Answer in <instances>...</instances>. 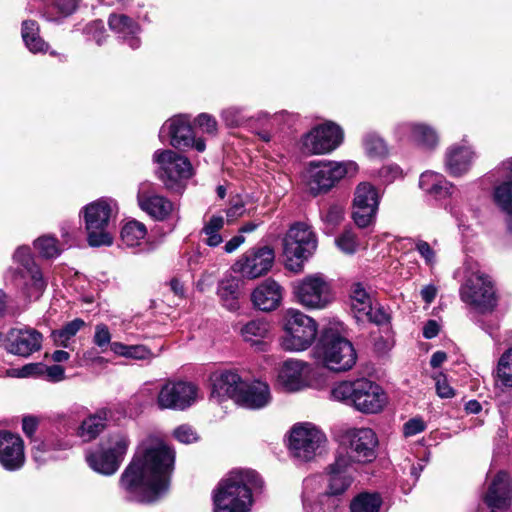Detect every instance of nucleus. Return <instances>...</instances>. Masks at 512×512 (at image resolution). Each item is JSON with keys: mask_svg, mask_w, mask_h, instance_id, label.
Returning <instances> with one entry per match:
<instances>
[{"mask_svg": "<svg viewBox=\"0 0 512 512\" xmlns=\"http://www.w3.org/2000/svg\"><path fill=\"white\" fill-rule=\"evenodd\" d=\"M358 165L354 161H322V193L330 191L346 175H355Z\"/></svg>", "mask_w": 512, "mask_h": 512, "instance_id": "obj_27", "label": "nucleus"}, {"mask_svg": "<svg viewBox=\"0 0 512 512\" xmlns=\"http://www.w3.org/2000/svg\"><path fill=\"white\" fill-rule=\"evenodd\" d=\"M153 161L158 165V178L170 190L179 191L182 188V180L189 179L193 174L189 159L172 150L155 151Z\"/></svg>", "mask_w": 512, "mask_h": 512, "instance_id": "obj_11", "label": "nucleus"}, {"mask_svg": "<svg viewBox=\"0 0 512 512\" xmlns=\"http://www.w3.org/2000/svg\"><path fill=\"white\" fill-rule=\"evenodd\" d=\"M316 379V370L308 362L288 359L278 372V384L287 392H299L312 387Z\"/></svg>", "mask_w": 512, "mask_h": 512, "instance_id": "obj_17", "label": "nucleus"}, {"mask_svg": "<svg viewBox=\"0 0 512 512\" xmlns=\"http://www.w3.org/2000/svg\"><path fill=\"white\" fill-rule=\"evenodd\" d=\"M117 213V202L111 198H100L83 208L87 241L90 246L112 245Z\"/></svg>", "mask_w": 512, "mask_h": 512, "instance_id": "obj_5", "label": "nucleus"}, {"mask_svg": "<svg viewBox=\"0 0 512 512\" xmlns=\"http://www.w3.org/2000/svg\"><path fill=\"white\" fill-rule=\"evenodd\" d=\"M85 326V322L76 318L67 324H65L61 329L55 330L52 332V339L57 346H62L64 348L70 347V340Z\"/></svg>", "mask_w": 512, "mask_h": 512, "instance_id": "obj_45", "label": "nucleus"}, {"mask_svg": "<svg viewBox=\"0 0 512 512\" xmlns=\"http://www.w3.org/2000/svg\"><path fill=\"white\" fill-rule=\"evenodd\" d=\"M336 299V291L331 282L322 279V308Z\"/></svg>", "mask_w": 512, "mask_h": 512, "instance_id": "obj_64", "label": "nucleus"}, {"mask_svg": "<svg viewBox=\"0 0 512 512\" xmlns=\"http://www.w3.org/2000/svg\"><path fill=\"white\" fill-rule=\"evenodd\" d=\"M349 298L351 309L359 320L364 319V314L371 313L372 297L362 283L351 285Z\"/></svg>", "mask_w": 512, "mask_h": 512, "instance_id": "obj_35", "label": "nucleus"}, {"mask_svg": "<svg viewBox=\"0 0 512 512\" xmlns=\"http://www.w3.org/2000/svg\"><path fill=\"white\" fill-rule=\"evenodd\" d=\"M45 365L42 363H30L20 369H12L8 374L12 377L25 378L44 374Z\"/></svg>", "mask_w": 512, "mask_h": 512, "instance_id": "obj_55", "label": "nucleus"}, {"mask_svg": "<svg viewBox=\"0 0 512 512\" xmlns=\"http://www.w3.org/2000/svg\"><path fill=\"white\" fill-rule=\"evenodd\" d=\"M396 132L402 137L409 134V139L425 149H434L438 145L436 131L423 123H403L396 127Z\"/></svg>", "mask_w": 512, "mask_h": 512, "instance_id": "obj_28", "label": "nucleus"}, {"mask_svg": "<svg viewBox=\"0 0 512 512\" xmlns=\"http://www.w3.org/2000/svg\"><path fill=\"white\" fill-rule=\"evenodd\" d=\"M283 288L274 279L268 278L259 284L251 294L253 305L261 311H272L279 307Z\"/></svg>", "mask_w": 512, "mask_h": 512, "instance_id": "obj_25", "label": "nucleus"}, {"mask_svg": "<svg viewBox=\"0 0 512 512\" xmlns=\"http://www.w3.org/2000/svg\"><path fill=\"white\" fill-rule=\"evenodd\" d=\"M363 147L366 155L373 159H382L389 154L385 141L374 132H369L364 136Z\"/></svg>", "mask_w": 512, "mask_h": 512, "instance_id": "obj_47", "label": "nucleus"}, {"mask_svg": "<svg viewBox=\"0 0 512 512\" xmlns=\"http://www.w3.org/2000/svg\"><path fill=\"white\" fill-rule=\"evenodd\" d=\"M198 127L209 135H215L217 132V121L209 114L202 113L196 118Z\"/></svg>", "mask_w": 512, "mask_h": 512, "instance_id": "obj_59", "label": "nucleus"}, {"mask_svg": "<svg viewBox=\"0 0 512 512\" xmlns=\"http://www.w3.org/2000/svg\"><path fill=\"white\" fill-rule=\"evenodd\" d=\"M217 294L222 305L229 311L239 309L240 281L235 277H227L219 282Z\"/></svg>", "mask_w": 512, "mask_h": 512, "instance_id": "obj_34", "label": "nucleus"}, {"mask_svg": "<svg viewBox=\"0 0 512 512\" xmlns=\"http://www.w3.org/2000/svg\"><path fill=\"white\" fill-rule=\"evenodd\" d=\"M383 192L367 181L355 187L352 201L351 217L355 225L365 229L376 222Z\"/></svg>", "mask_w": 512, "mask_h": 512, "instance_id": "obj_12", "label": "nucleus"}, {"mask_svg": "<svg viewBox=\"0 0 512 512\" xmlns=\"http://www.w3.org/2000/svg\"><path fill=\"white\" fill-rule=\"evenodd\" d=\"M343 141L342 127L331 120H322V154L333 152Z\"/></svg>", "mask_w": 512, "mask_h": 512, "instance_id": "obj_37", "label": "nucleus"}, {"mask_svg": "<svg viewBox=\"0 0 512 512\" xmlns=\"http://www.w3.org/2000/svg\"><path fill=\"white\" fill-rule=\"evenodd\" d=\"M477 154L466 141L447 147L444 155L445 170L453 177L465 175L471 169Z\"/></svg>", "mask_w": 512, "mask_h": 512, "instance_id": "obj_20", "label": "nucleus"}, {"mask_svg": "<svg viewBox=\"0 0 512 512\" xmlns=\"http://www.w3.org/2000/svg\"><path fill=\"white\" fill-rule=\"evenodd\" d=\"M494 200L507 214V227L512 234V181L504 182L494 190Z\"/></svg>", "mask_w": 512, "mask_h": 512, "instance_id": "obj_43", "label": "nucleus"}, {"mask_svg": "<svg viewBox=\"0 0 512 512\" xmlns=\"http://www.w3.org/2000/svg\"><path fill=\"white\" fill-rule=\"evenodd\" d=\"M146 234L147 229L143 223L129 221L121 230V239L127 247H136L141 245Z\"/></svg>", "mask_w": 512, "mask_h": 512, "instance_id": "obj_44", "label": "nucleus"}, {"mask_svg": "<svg viewBox=\"0 0 512 512\" xmlns=\"http://www.w3.org/2000/svg\"><path fill=\"white\" fill-rule=\"evenodd\" d=\"M319 442V430L312 423H296L290 429L288 447L293 457L300 461L313 460L320 446Z\"/></svg>", "mask_w": 512, "mask_h": 512, "instance_id": "obj_16", "label": "nucleus"}, {"mask_svg": "<svg viewBox=\"0 0 512 512\" xmlns=\"http://www.w3.org/2000/svg\"><path fill=\"white\" fill-rule=\"evenodd\" d=\"M335 244L343 253L352 255L360 248L357 234L351 229H345L336 239Z\"/></svg>", "mask_w": 512, "mask_h": 512, "instance_id": "obj_51", "label": "nucleus"}, {"mask_svg": "<svg viewBox=\"0 0 512 512\" xmlns=\"http://www.w3.org/2000/svg\"><path fill=\"white\" fill-rule=\"evenodd\" d=\"M320 499V480L317 476H311L303 482L302 502L306 510H314Z\"/></svg>", "mask_w": 512, "mask_h": 512, "instance_id": "obj_46", "label": "nucleus"}, {"mask_svg": "<svg viewBox=\"0 0 512 512\" xmlns=\"http://www.w3.org/2000/svg\"><path fill=\"white\" fill-rule=\"evenodd\" d=\"M39 26L35 21L27 20L22 23V38L32 53H44L48 50V44L39 36Z\"/></svg>", "mask_w": 512, "mask_h": 512, "instance_id": "obj_40", "label": "nucleus"}, {"mask_svg": "<svg viewBox=\"0 0 512 512\" xmlns=\"http://www.w3.org/2000/svg\"><path fill=\"white\" fill-rule=\"evenodd\" d=\"M483 500L491 512H505L510 508L512 482L506 472L500 471L495 475Z\"/></svg>", "mask_w": 512, "mask_h": 512, "instance_id": "obj_19", "label": "nucleus"}, {"mask_svg": "<svg viewBox=\"0 0 512 512\" xmlns=\"http://www.w3.org/2000/svg\"><path fill=\"white\" fill-rule=\"evenodd\" d=\"M401 176V168L394 164L385 165L378 171V178L385 184L392 183Z\"/></svg>", "mask_w": 512, "mask_h": 512, "instance_id": "obj_57", "label": "nucleus"}, {"mask_svg": "<svg viewBox=\"0 0 512 512\" xmlns=\"http://www.w3.org/2000/svg\"><path fill=\"white\" fill-rule=\"evenodd\" d=\"M345 206L341 203H334L329 206L326 214V223L328 225L336 226L344 219Z\"/></svg>", "mask_w": 512, "mask_h": 512, "instance_id": "obj_58", "label": "nucleus"}, {"mask_svg": "<svg viewBox=\"0 0 512 512\" xmlns=\"http://www.w3.org/2000/svg\"><path fill=\"white\" fill-rule=\"evenodd\" d=\"M347 464V459L338 458L335 463L330 466L327 478V489L325 492L327 496L342 495L351 486L353 478L344 470Z\"/></svg>", "mask_w": 512, "mask_h": 512, "instance_id": "obj_30", "label": "nucleus"}, {"mask_svg": "<svg viewBox=\"0 0 512 512\" xmlns=\"http://www.w3.org/2000/svg\"><path fill=\"white\" fill-rule=\"evenodd\" d=\"M221 117L228 127H240L247 121L244 110L235 106L224 109Z\"/></svg>", "mask_w": 512, "mask_h": 512, "instance_id": "obj_52", "label": "nucleus"}, {"mask_svg": "<svg viewBox=\"0 0 512 512\" xmlns=\"http://www.w3.org/2000/svg\"><path fill=\"white\" fill-rule=\"evenodd\" d=\"M426 429V424L421 418H412L408 420L403 426V433L406 437H411L423 432Z\"/></svg>", "mask_w": 512, "mask_h": 512, "instance_id": "obj_61", "label": "nucleus"}, {"mask_svg": "<svg viewBox=\"0 0 512 512\" xmlns=\"http://www.w3.org/2000/svg\"><path fill=\"white\" fill-rule=\"evenodd\" d=\"M174 437L185 444H190L197 440V434L189 425H181L174 430Z\"/></svg>", "mask_w": 512, "mask_h": 512, "instance_id": "obj_60", "label": "nucleus"}, {"mask_svg": "<svg viewBox=\"0 0 512 512\" xmlns=\"http://www.w3.org/2000/svg\"><path fill=\"white\" fill-rule=\"evenodd\" d=\"M129 439L124 434H115L109 438V446L98 452H89L86 455L88 465L103 475L114 474L127 452Z\"/></svg>", "mask_w": 512, "mask_h": 512, "instance_id": "obj_13", "label": "nucleus"}, {"mask_svg": "<svg viewBox=\"0 0 512 512\" xmlns=\"http://www.w3.org/2000/svg\"><path fill=\"white\" fill-rule=\"evenodd\" d=\"M493 375L497 388H512V348H509L501 355Z\"/></svg>", "mask_w": 512, "mask_h": 512, "instance_id": "obj_39", "label": "nucleus"}, {"mask_svg": "<svg viewBox=\"0 0 512 512\" xmlns=\"http://www.w3.org/2000/svg\"><path fill=\"white\" fill-rule=\"evenodd\" d=\"M16 267H10L7 278L27 298L38 299L46 289L47 281L36 264L28 246L18 247L13 254Z\"/></svg>", "mask_w": 512, "mask_h": 512, "instance_id": "obj_6", "label": "nucleus"}, {"mask_svg": "<svg viewBox=\"0 0 512 512\" xmlns=\"http://www.w3.org/2000/svg\"><path fill=\"white\" fill-rule=\"evenodd\" d=\"M25 461L22 438L9 431L0 432V464L9 471L21 468Z\"/></svg>", "mask_w": 512, "mask_h": 512, "instance_id": "obj_23", "label": "nucleus"}, {"mask_svg": "<svg viewBox=\"0 0 512 512\" xmlns=\"http://www.w3.org/2000/svg\"><path fill=\"white\" fill-rule=\"evenodd\" d=\"M245 380L237 371L226 370L212 377V394L218 398H231L235 402Z\"/></svg>", "mask_w": 512, "mask_h": 512, "instance_id": "obj_26", "label": "nucleus"}, {"mask_svg": "<svg viewBox=\"0 0 512 512\" xmlns=\"http://www.w3.org/2000/svg\"><path fill=\"white\" fill-rule=\"evenodd\" d=\"M301 151L306 155L320 153V131L318 127H315L303 137Z\"/></svg>", "mask_w": 512, "mask_h": 512, "instance_id": "obj_53", "label": "nucleus"}, {"mask_svg": "<svg viewBox=\"0 0 512 512\" xmlns=\"http://www.w3.org/2000/svg\"><path fill=\"white\" fill-rule=\"evenodd\" d=\"M463 270L465 279L459 289L461 301L480 314L492 313L498 297L491 278L473 261H466Z\"/></svg>", "mask_w": 512, "mask_h": 512, "instance_id": "obj_4", "label": "nucleus"}, {"mask_svg": "<svg viewBox=\"0 0 512 512\" xmlns=\"http://www.w3.org/2000/svg\"><path fill=\"white\" fill-rule=\"evenodd\" d=\"M383 498L378 492H360L355 495L349 504L350 512H380Z\"/></svg>", "mask_w": 512, "mask_h": 512, "instance_id": "obj_38", "label": "nucleus"}, {"mask_svg": "<svg viewBox=\"0 0 512 512\" xmlns=\"http://www.w3.org/2000/svg\"><path fill=\"white\" fill-rule=\"evenodd\" d=\"M111 351L125 358L133 360H152L155 355L145 345H126L121 342H113L111 344Z\"/></svg>", "mask_w": 512, "mask_h": 512, "instance_id": "obj_42", "label": "nucleus"}, {"mask_svg": "<svg viewBox=\"0 0 512 512\" xmlns=\"http://www.w3.org/2000/svg\"><path fill=\"white\" fill-rule=\"evenodd\" d=\"M270 329V323L265 319H253L239 327V334L246 343L264 350Z\"/></svg>", "mask_w": 512, "mask_h": 512, "instance_id": "obj_31", "label": "nucleus"}, {"mask_svg": "<svg viewBox=\"0 0 512 512\" xmlns=\"http://www.w3.org/2000/svg\"><path fill=\"white\" fill-rule=\"evenodd\" d=\"M341 330L342 324L337 321L322 332V365L338 373L350 371L358 358L353 344L341 336Z\"/></svg>", "mask_w": 512, "mask_h": 512, "instance_id": "obj_7", "label": "nucleus"}, {"mask_svg": "<svg viewBox=\"0 0 512 512\" xmlns=\"http://www.w3.org/2000/svg\"><path fill=\"white\" fill-rule=\"evenodd\" d=\"M106 421L107 414L105 411H100L90 415L82 421L80 427L77 430V435L84 442L92 441L104 430Z\"/></svg>", "mask_w": 512, "mask_h": 512, "instance_id": "obj_36", "label": "nucleus"}, {"mask_svg": "<svg viewBox=\"0 0 512 512\" xmlns=\"http://www.w3.org/2000/svg\"><path fill=\"white\" fill-rule=\"evenodd\" d=\"M329 398L367 415L380 413L388 403L384 389L377 382L366 377L334 383L330 389Z\"/></svg>", "mask_w": 512, "mask_h": 512, "instance_id": "obj_3", "label": "nucleus"}, {"mask_svg": "<svg viewBox=\"0 0 512 512\" xmlns=\"http://www.w3.org/2000/svg\"><path fill=\"white\" fill-rule=\"evenodd\" d=\"M302 184L314 196L320 193V162L311 161L301 175Z\"/></svg>", "mask_w": 512, "mask_h": 512, "instance_id": "obj_48", "label": "nucleus"}, {"mask_svg": "<svg viewBox=\"0 0 512 512\" xmlns=\"http://www.w3.org/2000/svg\"><path fill=\"white\" fill-rule=\"evenodd\" d=\"M419 186L427 194L437 199L451 195L453 190V185L442 174L433 171H426L421 174Z\"/></svg>", "mask_w": 512, "mask_h": 512, "instance_id": "obj_33", "label": "nucleus"}, {"mask_svg": "<svg viewBox=\"0 0 512 512\" xmlns=\"http://www.w3.org/2000/svg\"><path fill=\"white\" fill-rule=\"evenodd\" d=\"M111 333L109 328L105 324H97L95 326V333L93 336V343L101 350V352H105L108 347L111 348Z\"/></svg>", "mask_w": 512, "mask_h": 512, "instance_id": "obj_54", "label": "nucleus"}, {"mask_svg": "<svg viewBox=\"0 0 512 512\" xmlns=\"http://www.w3.org/2000/svg\"><path fill=\"white\" fill-rule=\"evenodd\" d=\"M436 391L441 398H451L454 396L453 388L448 384L443 375H439L436 378Z\"/></svg>", "mask_w": 512, "mask_h": 512, "instance_id": "obj_62", "label": "nucleus"}, {"mask_svg": "<svg viewBox=\"0 0 512 512\" xmlns=\"http://www.w3.org/2000/svg\"><path fill=\"white\" fill-rule=\"evenodd\" d=\"M150 184L142 183L137 193L139 207L156 220H164L175 210V205L164 196L150 189Z\"/></svg>", "mask_w": 512, "mask_h": 512, "instance_id": "obj_22", "label": "nucleus"}, {"mask_svg": "<svg viewBox=\"0 0 512 512\" xmlns=\"http://www.w3.org/2000/svg\"><path fill=\"white\" fill-rule=\"evenodd\" d=\"M272 399L270 387L266 382L254 380L245 381L236 403L248 409H261Z\"/></svg>", "mask_w": 512, "mask_h": 512, "instance_id": "obj_24", "label": "nucleus"}, {"mask_svg": "<svg viewBox=\"0 0 512 512\" xmlns=\"http://www.w3.org/2000/svg\"><path fill=\"white\" fill-rule=\"evenodd\" d=\"M275 260V253L270 246L252 248L246 251L233 265L235 273L252 280L267 274Z\"/></svg>", "mask_w": 512, "mask_h": 512, "instance_id": "obj_18", "label": "nucleus"}, {"mask_svg": "<svg viewBox=\"0 0 512 512\" xmlns=\"http://www.w3.org/2000/svg\"><path fill=\"white\" fill-rule=\"evenodd\" d=\"M298 301L308 309H317L320 306V277L309 275L295 286Z\"/></svg>", "mask_w": 512, "mask_h": 512, "instance_id": "obj_32", "label": "nucleus"}, {"mask_svg": "<svg viewBox=\"0 0 512 512\" xmlns=\"http://www.w3.org/2000/svg\"><path fill=\"white\" fill-rule=\"evenodd\" d=\"M339 442L347 450V463L367 464L376 459L378 437L371 428H347L340 434Z\"/></svg>", "mask_w": 512, "mask_h": 512, "instance_id": "obj_10", "label": "nucleus"}, {"mask_svg": "<svg viewBox=\"0 0 512 512\" xmlns=\"http://www.w3.org/2000/svg\"><path fill=\"white\" fill-rule=\"evenodd\" d=\"M34 248L40 256L47 259L58 257L62 252L58 240L51 235H43L37 238L34 241Z\"/></svg>", "mask_w": 512, "mask_h": 512, "instance_id": "obj_49", "label": "nucleus"}, {"mask_svg": "<svg viewBox=\"0 0 512 512\" xmlns=\"http://www.w3.org/2000/svg\"><path fill=\"white\" fill-rule=\"evenodd\" d=\"M42 344V334L29 327L12 328L6 338L5 347L8 352L28 357L38 351Z\"/></svg>", "mask_w": 512, "mask_h": 512, "instance_id": "obj_21", "label": "nucleus"}, {"mask_svg": "<svg viewBox=\"0 0 512 512\" xmlns=\"http://www.w3.org/2000/svg\"><path fill=\"white\" fill-rule=\"evenodd\" d=\"M159 139L162 142L168 139L170 145L177 149L191 147L198 152L206 149L204 139L195 138L189 119L182 115L174 116L162 125Z\"/></svg>", "mask_w": 512, "mask_h": 512, "instance_id": "obj_15", "label": "nucleus"}, {"mask_svg": "<svg viewBox=\"0 0 512 512\" xmlns=\"http://www.w3.org/2000/svg\"><path fill=\"white\" fill-rule=\"evenodd\" d=\"M263 480L249 469H236L222 479L214 491V512H249L253 493L260 491Z\"/></svg>", "mask_w": 512, "mask_h": 512, "instance_id": "obj_2", "label": "nucleus"}, {"mask_svg": "<svg viewBox=\"0 0 512 512\" xmlns=\"http://www.w3.org/2000/svg\"><path fill=\"white\" fill-rule=\"evenodd\" d=\"M198 399V387L187 381H166L160 388L156 403L161 410H185Z\"/></svg>", "mask_w": 512, "mask_h": 512, "instance_id": "obj_14", "label": "nucleus"}, {"mask_svg": "<svg viewBox=\"0 0 512 512\" xmlns=\"http://www.w3.org/2000/svg\"><path fill=\"white\" fill-rule=\"evenodd\" d=\"M317 322L299 310L289 309L285 314L284 335L280 346L287 352L308 349L317 335Z\"/></svg>", "mask_w": 512, "mask_h": 512, "instance_id": "obj_9", "label": "nucleus"}, {"mask_svg": "<svg viewBox=\"0 0 512 512\" xmlns=\"http://www.w3.org/2000/svg\"><path fill=\"white\" fill-rule=\"evenodd\" d=\"M415 249L418 251L420 256L425 260V263L427 265L433 266L436 263V252L428 242L423 240H417L415 242Z\"/></svg>", "mask_w": 512, "mask_h": 512, "instance_id": "obj_56", "label": "nucleus"}, {"mask_svg": "<svg viewBox=\"0 0 512 512\" xmlns=\"http://www.w3.org/2000/svg\"><path fill=\"white\" fill-rule=\"evenodd\" d=\"M108 24L110 29L127 41L133 50L140 47L141 41L138 37L140 27L131 18L124 14H112L109 17Z\"/></svg>", "mask_w": 512, "mask_h": 512, "instance_id": "obj_29", "label": "nucleus"}, {"mask_svg": "<svg viewBox=\"0 0 512 512\" xmlns=\"http://www.w3.org/2000/svg\"><path fill=\"white\" fill-rule=\"evenodd\" d=\"M317 237L311 227L303 222L293 224L287 231L283 241V255L288 270L299 273L304 262L317 249Z\"/></svg>", "mask_w": 512, "mask_h": 512, "instance_id": "obj_8", "label": "nucleus"}, {"mask_svg": "<svg viewBox=\"0 0 512 512\" xmlns=\"http://www.w3.org/2000/svg\"><path fill=\"white\" fill-rule=\"evenodd\" d=\"M79 0H44L43 15L47 20L71 15L77 8Z\"/></svg>", "mask_w": 512, "mask_h": 512, "instance_id": "obj_41", "label": "nucleus"}, {"mask_svg": "<svg viewBox=\"0 0 512 512\" xmlns=\"http://www.w3.org/2000/svg\"><path fill=\"white\" fill-rule=\"evenodd\" d=\"M224 225V218L222 216L214 215L204 225L202 233L206 236L205 243L211 247H216L222 242V237L219 231Z\"/></svg>", "mask_w": 512, "mask_h": 512, "instance_id": "obj_50", "label": "nucleus"}, {"mask_svg": "<svg viewBox=\"0 0 512 512\" xmlns=\"http://www.w3.org/2000/svg\"><path fill=\"white\" fill-rule=\"evenodd\" d=\"M365 318L376 324H384L389 320L388 314L382 308H373V305L371 306V313L364 314Z\"/></svg>", "mask_w": 512, "mask_h": 512, "instance_id": "obj_63", "label": "nucleus"}, {"mask_svg": "<svg viewBox=\"0 0 512 512\" xmlns=\"http://www.w3.org/2000/svg\"><path fill=\"white\" fill-rule=\"evenodd\" d=\"M174 460L175 452L162 439L144 440L121 475V488L132 501H156L168 489Z\"/></svg>", "mask_w": 512, "mask_h": 512, "instance_id": "obj_1", "label": "nucleus"}]
</instances>
